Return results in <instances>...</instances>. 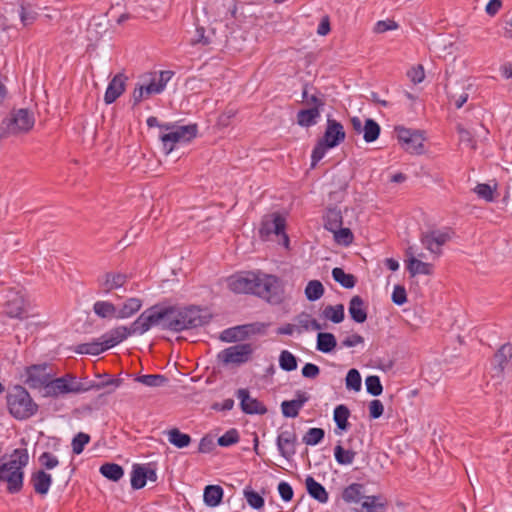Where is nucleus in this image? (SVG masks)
I'll return each mask as SVG.
<instances>
[{
  "label": "nucleus",
  "mask_w": 512,
  "mask_h": 512,
  "mask_svg": "<svg viewBox=\"0 0 512 512\" xmlns=\"http://www.w3.org/2000/svg\"><path fill=\"white\" fill-rule=\"evenodd\" d=\"M228 287L235 293L253 294L271 304H280L284 300L282 281L274 275L245 272L230 277Z\"/></svg>",
  "instance_id": "obj_1"
},
{
  "label": "nucleus",
  "mask_w": 512,
  "mask_h": 512,
  "mask_svg": "<svg viewBox=\"0 0 512 512\" xmlns=\"http://www.w3.org/2000/svg\"><path fill=\"white\" fill-rule=\"evenodd\" d=\"M29 455L26 449H15L9 461L0 463V484H7V492L19 493L23 488V468L28 464Z\"/></svg>",
  "instance_id": "obj_2"
},
{
  "label": "nucleus",
  "mask_w": 512,
  "mask_h": 512,
  "mask_svg": "<svg viewBox=\"0 0 512 512\" xmlns=\"http://www.w3.org/2000/svg\"><path fill=\"white\" fill-rule=\"evenodd\" d=\"M207 321L195 307L168 306V319L165 325L169 331L181 332L203 326Z\"/></svg>",
  "instance_id": "obj_3"
},
{
  "label": "nucleus",
  "mask_w": 512,
  "mask_h": 512,
  "mask_svg": "<svg viewBox=\"0 0 512 512\" xmlns=\"http://www.w3.org/2000/svg\"><path fill=\"white\" fill-rule=\"evenodd\" d=\"M164 132L159 136L165 154L171 153L177 144L189 143L198 133L197 124L177 125L165 123L161 126Z\"/></svg>",
  "instance_id": "obj_4"
},
{
  "label": "nucleus",
  "mask_w": 512,
  "mask_h": 512,
  "mask_svg": "<svg viewBox=\"0 0 512 512\" xmlns=\"http://www.w3.org/2000/svg\"><path fill=\"white\" fill-rule=\"evenodd\" d=\"M6 398L10 414L18 420L29 419L38 411V405L29 392L20 385L11 388Z\"/></svg>",
  "instance_id": "obj_5"
},
{
  "label": "nucleus",
  "mask_w": 512,
  "mask_h": 512,
  "mask_svg": "<svg viewBox=\"0 0 512 512\" xmlns=\"http://www.w3.org/2000/svg\"><path fill=\"white\" fill-rule=\"evenodd\" d=\"M167 319L168 306H161L159 304L153 305L143 311L132 323V332L142 335L154 326H160L161 329L168 330V328L165 327Z\"/></svg>",
  "instance_id": "obj_6"
},
{
  "label": "nucleus",
  "mask_w": 512,
  "mask_h": 512,
  "mask_svg": "<svg viewBox=\"0 0 512 512\" xmlns=\"http://www.w3.org/2000/svg\"><path fill=\"white\" fill-rule=\"evenodd\" d=\"M253 354V347L250 343H242L223 349L217 355L223 365L230 364L240 366L247 363Z\"/></svg>",
  "instance_id": "obj_7"
},
{
  "label": "nucleus",
  "mask_w": 512,
  "mask_h": 512,
  "mask_svg": "<svg viewBox=\"0 0 512 512\" xmlns=\"http://www.w3.org/2000/svg\"><path fill=\"white\" fill-rule=\"evenodd\" d=\"M35 123L34 115L28 109H18L11 113V116L3 121L6 125V132L17 134L30 131Z\"/></svg>",
  "instance_id": "obj_8"
},
{
  "label": "nucleus",
  "mask_w": 512,
  "mask_h": 512,
  "mask_svg": "<svg viewBox=\"0 0 512 512\" xmlns=\"http://www.w3.org/2000/svg\"><path fill=\"white\" fill-rule=\"evenodd\" d=\"M69 387L80 386L83 390L80 393L87 392L90 390H101L107 389L105 394H111L123 383L121 378H109L107 381H88V380H77L72 374H67Z\"/></svg>",
  "instance_id": "obj_9"
},
{
  "label": "nucleus",
  "mask_w": 512,
  "mask_h": 512,
  "mask_svg": "<svg viewBox=\"0 0 512 512\" xmlns=\"http://www.w3.org/2000/svg\"><path fill=\"white\" fill-rule=\"evenodd\" d=\"M263 328L264 324L258 322L227 328L221 332L220 340L228 343L242 341L250 335L261 333Z\"/></svg>",
  "instance_id": "obj_10"
},
{
  "label": "nucleus",
  "mask_w": 512,
  "mask_h": 512,
  "mask_svg": "<svg viewBox=\"0 0 512 512\" xmlns=\"http://www.w3.org/2000/svg\"><path fill=\"white\" fill-rule=\"evenodd\" d=\"M451 239L450 230H431L422 232L420 241L422 245L429 250L432 254L437 256L441 255V247Z\"/></svg>",
  "instance_id": "obj_11"
},
{
  "label": "nucleus",
  "mask_w": 512,
  "mask_h": 512,
  "mask_svg": "<svg viewBox=\"0 0 512 512\" xmlns=\"http://www.w3.org/2000/svg\"><path fill=\"white\" fill-rule=\"evenodd\" d=\"M50 378L51 374L46 363L31 365L26 368L25 383L32 389L45 388Z\"/></svg>",
  "instance_id": "obj_12"
},
{
  "label": "nucleus",
  "mask_w": 512,
  "mask_h": 512,
  "mask_svg": "<svg viewBox=\"0 0 512 512\" xmlns=\"http://www.w3.org/2000/svg\"><path fill=\"white\" fill-rule=\"evenodd\" d=\"M236 396L240 399V407L246 414L264 415L267 413L266 406L256 398H252L247 389L241 388L236 392Z\"/></svg>",
  "instance_id": "obj_13"
},
{
  "label": "nucleus",
  "mask_w": 512,
  "mask_h": 512,
  "mask_svg": "<svg viewBox=\"0 0 512 512\" xmlns=\"http://www.w3.org/2000/svg\"><path fill=\"white\" fill-rule=\"evenodd\" d=\"M346 133L343 125L328 116L327 125L323 137V142H326V146L336 147L345 140Z\"/></svg>",
  "instance_id": "obj_14"
},
{
  "label": "nucleus",
  "mask_w": 512,
  "mask_h": 512,
  "mask_svg": "<svg viewBox=\"0 0 512 512\" xmlns=\"http://www.w3.org/2000/svg\"><path fill=\"white\" fill-rule=\"evenodd\" d=\"M276 444L280 455L291 460L296 454L297 435L293 430H284L277 436Z\"/></svg>",
  "instance_id": "obj_15"
},
{
  "label": "nucleus",
  "mask_w": 512,
  "mask_h": 512,
  "mask_svg": "<svg viewBox=\"0 0 512 512\" xmlns=\"http://www.w3.org/2000/svg\"><path fill=\"white\" fill-rule=\"evenodd\" d=\"M83 390L80 386L69 387L67 374L48 381L45 387V395L50 397H57L59 395L68 393H80Z\"/></svg>",
  "instance_id": "obj_16"
},
{
  "label": "nucleus",
  "mask_w": 512,
  "mask_h": 512,
  "mask_svg": "<svg viewBox=\"0 0 512 512\" xmlns=\"http://www.w3.org/2000/svg\"><path fill=\"white\" fill-rule=\"evenodd\" d=\"M285 218L279 214L274 215L273 219L266 220L262 223V226L259 230L261 237H267L270 234L274 233L276 235H283L285 244H288L289 238L285 233Z\"/></svg>",
  "instance_id": "obj_17"
},
{
  "label": "nucleus",
  "mask_w": 512,
  "mask_h": 512,
  "mask_svg": "<svg viewBox=\"0 0 512 512\" xmlns=\"http://www.w3.org/2000/svg\"><path fill=\"white\" fill-rule=\"evenodd\" d=\"M127 77L122 74H116L109 82L108 87L104 94V102L112 104L115 102L125 91V82Z\"/></svg>",
  "instance_id": "obj_18"
},
{
  "label": "nucleus",
  "mask_w": 512,
  "mask_h": 512,
  "mask_svg": "<svg viewBox=\"0 0 512 512\" xmlns=\"http://www.w3.org/2000/svg\"><path fill=\"white\" fill-rule=\"evenodd\" d=\"M136 334V332H132V324L130 327L126 326H118L116 328H113L103 334L101 336V339L104 340L105 346L107 349H110L125 339H127L130 335Z\"/></svg>",
  "instance_id": "obj_19"
},
{
  "label": "nucleus",
  "mask_w": 512,
  "mask_h": 512,
  "mask_svg": "<svg viewBox=\"0 0 512 512\" xmlns=\"http://www.w3.org/2000/svg\"><path fill=\"white\" fill-rule=\"evenodd\" d=\"M510 359H512V344H503L492 359L493 370L498 376L503 373Z\"/></svg>",
  "instance_id": "obj_20"
},
{
  "label": "nucleus",
  "mask_w": 512,
  "mask_h": 512,
  "mask_svg": "<svg viewBox=\"0 0 512 512\" xmlns=\"http://www.w3.org/2000/svg\"><path fill=\"white\" fill-rule=\"evenodd\" d=\"M348 311L351 319L356 323L361 324L367 320V305L359 295H355L350 299Z\"/></svg>",
  "instance_id": "obj_21"
},
{
  "label": "nucleus",
  "mask_w": 512,
  "mask_h": 512,
  "mask_svg": "<svg viewBox=\"0 0 512 512\" xmlns=\"http://www.w3.org/2000/svg\"><path fill=\"white\" fill-rule=\"evenodd\" d=\"M160 93V86H156L152 79L147 84L137 85L132 93L133 107L137 106L142 100L149 98L151 95Z\"/></svg>",
  "instance_id": "obj_22"
},
{
  "label": "nucleus",
  "mask_w": 512,
  "mask_h": 512,
  "mask_svg": "<svg viewBox=\"0 0 512 512\" xmlns=\"http://www.w3.org/2000/svg\"><path fill=\"white\" fill-rule=\"evenodd\" d=\"M30 482L37 494L45 495L52 484V477L45 471L38 470L32 473Z\"/></svg>",
  "instance_id": "obj_23"
},
{
  "label": "nucleus",
  "mask_w": 512,
  "mask_h": 512,
  "mask_svg": "<svg viewBox=\"0 0 512 512\" xmlns=\"http://www.w3.org/2000/svg\"><path fill=\"white\" fill-rule=\"evenodd\" d=\"M127 280V274L107 272L103 276V281L100 283V286L104 292L108 293L114 289L123 287Z\"/></svg>",
  "instance_id": "obj_24"
},
{
  "label": "nucleus",
  "mask_w": 512,
  "mask_h": 512,
  "mask_svg": "<svg viewBox=\"0 0 512 512\" xmlns=\"http://www.w3.org/2000/svg\"><path fill=\"white\" fill-rule=\"evenodd\" d=\"M305 484L307 492L312 498L320 503H326L328 501L329 495L325 487L317 482L312 476H307Z\"/></svg>",
  "instance_id": "obj_25"
},
{
  "label": "nucleus",
  "mask_w": 512,
  "mask_h": 512,
  "mask_svg": "<svg viewBox=\"0 0 512 512\" xmlns=\"http://www.w3.org/2000/svg\"><path fill=\"white\" fill-rule=\"evenodd\" d=\"M406 268L411 277L416 275H431L433 273V266L430 263L423 262L415 256H411L406 260Z\"/></svg>",
  "instance_id": "obj_26"
},
{
  "label": "nucleus",
  "mask_w": 512,
  "mask_h": 512,
  "mask_svg": "<svg viewBox=\"0 0 512 512\" xmlns=\"http://www.w3.org/2000/svg\"><path fill=\"white\" fill-rule=\"evenodd\" d=\"M223 494L224 491L221 486L207 485L203 493L204 503L209 507H216L222 502Z\"/></svg>",
  "instance_id": "obj_27"
},
{
  "label": "nucleus",
  "mask_w": 512,
  "mask_h": 512,
  "mask_svg": "<svg viewBox=\"0 0 512 512\" xmlns=\"http://www.w3.org/2000/svg\"><path fill=\"white\" fill-rule=\"evenodd\" d=\"M142 307V300L136 297L128 298L117 310L116 319H126L136 314Z\"/></svg>",
  "instance_id": "obj_28"
},
{
  "label": "nucleus",
  "mask_w": 512,
  "mask_h": 512,
  "mask_svg": "<svg viewBox=\"0 0 512 512\" xmlns=\"http://www.w3.org/2000/svg\"><path fill=\"white\" fill-rule=\"evenodd\" d=\"M323 219L324 228L330 232L338 230L343 224L341 210L336 207L328 208Z\"/></svg>",
  "instance_id": "obj_29"
},
{
  "label": "nucleus",
  "mask_w": 512,
  "mask_h": 512,
  "mask_svg": "<svg viewBox=\"0 0 512 512\" xmlns=\"http://www.w3.org/2000/svg\"><path fill=\"white\" fill-rule=\"evenodd\" d=\"M320 111L317 107L301 109L297 112V124L301 127H311L317 123Z\"/></svg>",
  "instance_id": "obj_30"
},
{
  "label": "nucleus",
  "mask_w": 512,
  "mask_h": 512,
  "mask_svg": "<svg viewBox=\"0 0 512 512\" xmlns=\"http://www.w3.org/2000/svg\"><path fill=\"white\" fill-rule=\"evenodd\" d=\"M108 350L105 346L104 340L100 338L88 343H81L76 346L75 352L78 354L99 355L100 353Z\"/></svg>",
  "instance_id": "obj_31"
},
{
  "label": "nucleus",
  "mask_w": 512,
  "mask_h": 512,
  "mask_svg": "<svg viewBox=\"0 0 512 512\" xmlns=\"http://www.w3.org/2000/svg\"><path fill=\"white\" fill-rule=\"evenodd\" d=\"M337 346L334 334L330 332H319L317 334L316 349L322 353H330Z\"/></svg>",
  "instance_id": "obj_32"
},
{
  "label": "nucleus",
  "mask_w": 512,
  "mask_h": 512,
  "mask_svg": "<svg viewBox=\"0 0 512 512\" xmlns=\"http://www.w3.org/2000/svg\"><path fill=\"white\" fill-rule=\"evenodd\" d=\"M364 485L360 483H352L345 487L342 492V499L346 503H358L365 496L363 495Z\"/></svg>",
  "instance_id": "obj_33"
},
{
  "label": "nucleus",
  "mask_w": 512,
  "mask_h": 512,
  "mask_svg": "<svg viewBox=\"0 0 512 512\" xmlns=\"http://www.w3.org/2000/svg\"><path fill=\"white\" fill-rule=\"evenodd\" d=\"M99 472L110 481L117 482L124 475L122 466L116 463H104L100 466Z\"/></svg>",
  "instance_id": "obj_34"
},
{
  "label": "nucleus",
  "mask_w": 512,
  "mask_h": 512,
  "mask_svg": "<svg viewBox=\"0 0 512 512\" xmlns=\"http://www.w3.org/2000/svg\"><path fill=\"white\" fill-rule=\"evenodd\" d=\"M332 277L334 281L339 283L346 289H351L356 285L357 279L353 274L346 273L342 268L335 267L332 269Z\"/></svg>",
  "instance_id": "obj_35"
},
{
  "label": "nucleus",
  "mask_w": 512,
  "mask_h": 512,
  "mask_svg": "<svg viewBox=\"0 0 512 512\" xmlns=\"http://www.w3.org/2000/svg\"><path fill=\"white\" fill-rule=\"evenodd\" d=\"M94 313L101 318H116L117 308L108 301H97L93 305Z\"/></svg>",
  "instance_id": "obj_36"
},
{
  "label": "nucleus",
  "mask_w": 512,
  "mask_h": 512,
  "mask_svg": "<svg viewBox=\"0 0 512 512\" xmlns=\"http://www.w3.org/2000/svg\"><path fill=\"white\" fill-rule=\"evenodd\" d=\"M145 465L134 464L131 471V486L134 490L142 489L146 485Z\"/></svg>",
  "instance_id": "obj_37"
},
{
  "label": "nucleus",
  "mask_w": 512,
  "mask_h": 512,
  "mask_svg": "<svg viewBox=\"0 0 512 512\" xmlns=\"http://www.w3.org/2000/svg\"><path fill=\"white\" fill-rule=\"evenodd\" d=\"M424 137L418 130L414 131L412 137L407 139L403 145L404 149L412 154H421L423 152Z\"/></svg>",
  "instance_id": "obj_38"
},
{
  "label": "nucleus",
  "mask_w": 512,
  "mask_h": 512,
  "mask_svg": "<svg viewBox=\"0 0 512 512\" xmlns=\"http://www.w3.org/2000/svg\"><path fill=\"white\" fill-rule=\"evenodd\" d=\"M381 132L380 125L373 119L367 118L364 124L363 138L367 143L374 142L378 139Z\"/></svg>",
  "instance_id": "obj_39"
},
{
  "label": "nucleus",
  "mask_w": 512,
  "mask_h": 512,
  "mask_svg": "<svg viewBox=\"0 0 512 512\" xmlns=\"http://www.w3.org/2000/svg\"><path fill=\"white\" fill-rule=\"evenodd\" d=\"M19 16L23 26H29L36 21L38 13L31 4L22 1L20 4Z\"/></svg>",
  "instance_id": "obj_40"
},
{
  "label": "nucleus",
  "mask_w": 512,
  "mask_h": 512,
  "mask_svg": "<svg viewBox=\"0 0 512 512\" xmlns=\"http://www.w3.org/2000/svg\"><path fill=\"white\" fill-rule=\"evenodd\" d=\"M169 442L177 448H185L191 443L190 435L173 428L168 432Z\"/></svg>",
  "instance_id": "obj_41"
},
{
  "label": "nucleus",
  "mask_w": 512,
  "mask_h": 512,
  "mask_svg": "<svg viewBox=\"0 0 512 512\" xmlns=\"http://www.w3.org/2000/svg\"><path fill=\"white\" fill-rule=\"evenodd\" d=\"M349 416H350V410L347 408V406H345L343 404L336 406V408L334 409V421L340 430L345 431L348 429Z\"/></svg>",
  "instance_id": "obj_42"
},
{
  "label": "nucleus",
  "mask_w": 512,
  "mask_h": 512,
  "mask_svg": "<svg viewBox=\"0 0 512 512\" xmlns=\"http://www.w3.org/2000/svg\"><path fill=\"white\" fill-rule=\"evenodd\" d=\"M498 184L494 181L493 185L487 183H479L473 189L479 198L484 199L487 202H493L495 200L494 192L497 190Z\"/></svg>",
  "instance_id": "obj_43"
},
{
  "label": "nucleus",
  "mask_w": 512,
  "mask_h": 512,
  "mask_svg": "<svg viewBox=\"0 0 512 512\" xmlns=\"http://www.w3.org/2000/svg\"><path fill=\"white\" fill-rule=\"evenodd\" d=\"M279 366L286 372H291L297 369V357L288 350L281 351L279 355Z\"/></svg>",
  "instance_id": "obj_44"
},
{
  "label": "nucleus",
  "mask_w": 512,
  "mask_h": 512,
  "mask_svg": "<svg viewBox=\"0 0 512 512\" xmlns=\"http://www.w3.org/2000/svg\"><path fill=\"white\" fill-rule=\"evenodd\" d=\"M323 316L335 324L341 323L344 320V305L337 304L335 306L328 305L323 310Z\"/></svg>",
  "instance_id": "obj_45"
},
{
  "label": "nucleus",
  "mask_w": 512,
  "mask_h": 512,
  "mask_svg": "<svg viewBox=\"0 0 512 512\" xmlns=\"http://www.w3.org/2000/svg\"><path fill=\"white\" fill-rule=\"evenodd\" d=\"M24 301L22 298H15L8 301L5 307V314L10 318H23Z\"/></svg>",
  "instance_id": "obj_46"
},
{
  "label": "nucleus",
  "mask_w": 512,
  "mask_h": 512,
  "mask_svg": "<svg viewBox=\"0 0 512 512\" xmlns=\"http://www.w3.org/2000/svg\"><path fill=\"white\" fill-rule=\"evenodd\" d=\"M135 381L149 387H161L168 382V379L161 374H147L136 377Z\"/></svg>",
  "instance_id": "obj_47"
},
{
  "label": "nucleus",
  "mask_w": 512,
  "mask_h": 512,
  "mask_svg": "<svg viewBox=\"0 0 512 512\" xmlns=\"http://www.w3.org/2000/svg\"><path fill=\"white\" fill-rule=\"evenodd\" d=\"M324 294V286L319 280H311L305 288V296L309 301H316Z\"/></svg>",
  "instance_id": "obj_48"
},
{
  "label": "nucleus",
  "mask_w": 512,
  "mask_h": 512,
  "mask_svg": "<svg viewBox=\"0 0 512 512\" xmlns=\"http://www.w3.org/2000/svg\"><path fill=\"white\" fill-rule=\"evenodd\" d=\"M356 452L353 450H345L340 444L334 448V456L340 465H350L353 463Z\"/></svg>",
  "instance_id": "obj_49"
},
{
  "label": "nucleus",
  "mask_w": 512,
  "mask_h": 512,
  "mask_svg": "<svg viewBox=\"0 0 512 512\" xmlns=\"http://www.w3.org/2000/svg\"><path fill=\"white\" fill-rule=\"evenodd\" d=\"M325 437V431L322 428H310L303 436L302 441L306 445L314 446L319 444Z\"/></svg>",
  "instance_id": "obj_50"
},
{
  "label": "nucleus",
  "mask_w": 512,
  "mask_h": 512,
  "mask_svg": "<svg viewBox=\"0 0 512 512\" xmlns=\"http://www.w3.org/2000/svg\"><path fill=\"white\" fill-rule=\"evenodd\" d=\"M346 388L358 392L361 390V375L359 371L352 368L348 371L345 378Z\"/></svg>",
  "instance_id": "obj_51"
},
{
  "label": "nucleus",
  "mask_w": 512,
  "mask_h": 512,
  "mask_svg": "<svg viewBox=\"0 0 512 512\" xmlns=\"http://www.w3.org/2000/svg\"><path fill=\"white\" fill-rule=\"evenodd\" d=\"M366 390L372 396H379L383 392V386L379 376L370 375L365 379Z\"/></svg>",
  "instance_id": "obj_52"
},
{
  "label": "nucleus",
  "mask_w": 512,
  "mask_h": 512,
  "mask_svg": "<svg viewBox=\"0 0 512 512\" xmlns=\"http://www.w3.org/2000/svg\"><path fill=\"white\" fill-rule=\"evenodd\" d=\"M331 148L332 147L330 146H326V142H323L322 139H319L312 150L311 167H316L317 163L325 156L326 151Z\"/></svg>",
  "instance_id": "obj_53"
},
{
  "label": "nucleus",
  "mask_w": 512,
  "mask_h": 512,
  "mask_svg": "<svg viewBox=\"0 0 512 512\" xmlns=\"http://www.w3.org/2000/svg\"><path fill=\"white\" fill-rule=\"evenodd\" d=\"M239 432L235 428L226 431L217 439V444L221 447H229L239 442Z\"/></svg>",
  "instance_id": "obj_54"
},
{
  "label": "nucleus",
  "mask_w": 512,
  "mask_h": 512,
  "mask_svg": "<svg viewBox=\"0 0 512 512\" xmlns=\"http://www.w3.org/2000/svg\"><path fill=\"white\" fill-rule=\"evenodd\" d=\"M244 497L247 503L254 509H262L265 505L264 498L257 492L246 488L244 490Z\"/></svg>",
  "instance_id": "obj_55"
},
{
  "label": "nucleus",
  "mask_w": 512,
  "mask_h": 512,
  "mask_svg": "<svg viewBox=\"0 0 512 512\" xmlns=\"http://www.w3.org/2000/svg\"><path fill=\"white\" fill-rule=\"evenodd\" d=\"M90 436L84 432H79L72 439V452L79 455L83 452L85 445L90 442Z\"/></svg>",
  "instance_id": "obj_56"
},
{
  "label": "nucleus",
  "mask_w": 512,
  "mask_h": 512,
  "mask_svg": "<svg viewBox=\"0 0 512 512\" xmlns=\"http://www.w3.org/2000/svg\"><path fill=\"white\" fill-rule=\"evenodd\" d=\"M334 234V239L338 244L348 246L353 242L354 236L352 231L349 228H340L336 231L332 232Z\"/></svg>",
  "instance_id": "obj_57"
},
{
  "label": "nucleus",
  "mask_w": 512,
  "mask_h": 512,
  "mask_svg": "<svg viewBox=\"0 0 512 512\" xmlns=\"http://www.w3.org/2000/svg\"><path fill=\"white\" fill-rule=\"evenodd\" d=\"M363 499L361 512H384V506L377 502L376 496H365Z\"/></svg>",
  "instance_id": "obj_58"
},
{
  "label": "nucleus",
  "mask_w": 512,
  "mask_h": 512,
  "mask_svg": "<svg viewBox=\"0 0 512 512\" xmlns=\"http://www.w3.org/2000/svg\"><path fill=\"white\" fill-rule=\"evenodd\" d=\"M301 409L294 400H286L281 403L282 414L287 418L297 417Z\"/></svg>",
  "instance_id": "obj_59"
},
{
  "label": "nucleus",
  "mask_w": 512,
  "mask_h": 512,
  "mask_svg": "<svg viewBox=\"0 0 512 512\" xmlns=\"http://www.w3.org/2000/svg\"><path fill=\"white\" fill-rule=\"evenodd\" d=\"M39 461L43 467L48 470L55 468L58 464V458L50 452H44L39 457Z\"/></svg>",
  "instance_id": "obj_60"
},
{
  "label": "nucleus",
  "mask_w": 512,
  "mask_h": 512,
  "mask_svg": "<svg viewBox=\"0 0 512 512\" xmlns=\"http://www.w3.org/2000/svg\"><path fill=\"white\" fill-rule=\"evenodd\" d=\"M392 301L394 304L399 305V306H401L407 302V294H406V290L403 286L396 285L394 287V290L392 293Z\"/></svg>",
  "instance_id": "obj_61"
},
{
  "label": "nucleus",
  "mask_w": 512,
  "mask_h": 512,
  "mask_svg": "<svg viewBox=\"0 0 512 512\" xmlns=\"http://www.w3.org/2000/svg\"><path fill=\"white\" fill-rule=\"evenodd\" d=\"M407 76L414 84L421 83L425 78L424 68L422 65L412 67L408 72Z\"/></svg>",
  "instance_id": "obj_62"
},
{
  "label": "nucleus",
  "mask_w": 512,
  "mask_h": 512,
  "mask_svg": "<svg viewBox=\"0 0 512 512\" xmlns=\"http://www.w3.org/2000/svg\"><path fill=\"white\" fill-rule=\"evenodd\" d=\"M384 406L380 400H372L369 404V416L372 419H378L383 415Z\"/></svg>",
  "instance_id": "obj_63"
},
{
  "label": "nucleus",
  "mask_w": 512,
  "mask_h": 512,
  "mask_svg": "<svg viewBox=\"0 0 512 512\" xmlns=\"http://www.w3.org/2000/svg\"><path fill=\"white\" fill-rule=\"evenodd\" d=\"M278 492H279L282 500L285 502L291 501L293 498V495H294L291 485L284 481L279 483Z\"/></svg>",
  "instance_id": "obj_64"
}]
</instances>
